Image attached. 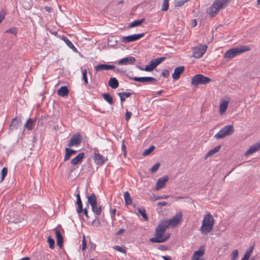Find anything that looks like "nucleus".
Wrapping results in <instances>:
<instances>
[{
	"mask_svg": "<svg viewBox=\"0 0 260 260\" xmlns=\"http://www.w3.org/2000/svg\"><path fill=\"white\" fill-rule=\"evenodd\" d=\"M115 66L111 64H99L95 67L94 70L96 72L103 70H110L115 69Z\"/></svg>",
	"mask_w": 260,
	"mask_h": 260,
	"instance_id": "16",
	"label": "nucleus"
},
{
	"mask_svg": "<svg viewBox=\"0 0 260 260\" xmlns=\"http://www.w3.org/2000/svg\"><path fill=\"white\" fill-rule=\"evenodd\" d=\"M169 2V0H164L163 1L162 4L161 5V11H167L168 10Z\"/></svg>",
	"mask_w": 260,
	"mask_h": 260,
	"instance_id": "39",
	"label": "nucleus"
},
{
	"mask_svg": "<svg viewBox=\"0 0 260 260\" xmlns=\"http://www.w3.org/2000/svg\"><path fill=\"white\" fill-rule=\"evenodd\" d=\"M55 234L57 241V244L60 248H61L63 242V237L61 233L57 230H55Z\"/></svg>",
	"mask_w": 260,
	"mask_h": 260,
	"instance_id": "25",
	"label": "nucleus"
},
{
	"mask_svg": "<svg viewBox=\"0 0 260 260\" xmlns=\"http://www.w3.org/2000/svg\"><path fill=\"white\" fill-rule=\"evenodd\" d=\"M221 148V145H218L214 147L213 149L210 150L208 152V153L206 155V158L210 157L215 153L218 152Z\"/></svg>",
	"mask_w": 260,
	"mask_h": 260,
	"instance_id": "32",
	"label": "nucleus"
},
{
	"mask_svg": "<svg viewBox=\"0 0 260 260\" xmlns=\"http://www.w3.org/2000/svg\"><path fill=\"white\" fill-rule=\"evenodd\" d=\"M84 157V153L83 152L79 153L75 157L71 160V163L74 166L80 164Z\"/></svg>",
	"mask_w": 260,
	"mask_h": 260,
	"instance_id": "19",
	"label": "nucleus"
},
{
	"mask_svg": "<svg viewBox=\"0 0 260 260\" xmlns=\"http://www.w3.org/2000/svg\"><path fill=\"white\" fill-rule=\"evenodd\" d=\"M250 50V47L247 46H242L240 48H233L227 50L224 54V57L226 59H231L242 53L248 51Z\"/></svg>",
	"mask_w": 260,
	"mask_h": 260,
	"instance_id": "4",
	"label": "nucleus"
},
{
	"mask_svg": "<svg viewBox=\"0 0 260 260\" xmlns=\"http://www.w3.org/2000/svg\"><path fill=\"white\" fill-rule=\"evenodd\" d=\"M207 49V46L206 45H200L197 47L193 48L192 56L194 58H201L206 52Z\"/></svg>",
	"mask_w": 260,
	"mask_h": 260,
	"instance_id": "8",
	"label": "nucleus"
},
{
	"mask_svg": "<svg viewBox=\"0 0 260 260\" xmlns=\"http://www.w3.org/2000/svg\"><path fill=\"white\" fill-rule=\"evenodd\" d=\"M204 247L201 246L199 249L194 252L193 254L198 256V257H201L204 254Z\"/></svg>",
	"mask_w": 260,
	"mask_h": 260,
	"instance_id": "37",
	"label": "nucleus"
},
{
	"mask_svg": "<svg viewBox=\"0 0 260 260\" xmlns=\"http://www.w3.org/2000/svg\"><path fill=\"white\" fill-rule=\"evenodd\" d=\"M132 115V112L127 111L125 113V120L127 121H128L129 120V119L131 118Z\"/></svg>",
	"mask_w": 260,
	"mask_h": 260,
	"instance_id": "50",
	"label": "nucleus"
},
{
	"mask_svg": "<svg viewBox=\"0 0 260 260\" xmlns=\"http://www.w3.org/2000/svg\"><path fill=\"white\" fill-rule=\"evenodd\" d=\"M82 212H83V213L84 214V215L87 218H88L89 217H88V211H87V210L86 208H84V209H83V211Z\"/></svg>",
	"mask_w": 260,
	"mask_h": 260,
	"instance_id": "60",
	"label": "nucleus"
},
{
	"mask_svg": "<svg viewBox=\"0 0 260 260\" xmlns=\"http://www.w3.org/2000/svg\"><path fill=\"white\" fill-rule=\"evenodd\" d=\"M86 244L85 237H84L83 240H82V250H84L86 249Z\"/></svg>",
	"mask_w": 260,
	"mask_h": 260,
	"instance_id": "54",
	"label": "nucleus"
},
{
	"mask_svg": "<svg viewBox=\"0 0 260 260\" xmlns=\"http://www.w3.org/2000/svg\"><path fill=\"white\" fill-rule=\"evenodd\" d=\"M182 217V214L181 212L177 213L175 216L171 219H170L168 221H164V222L166 224V225L171 226H176L178 224L180 221L181 220Z\"/></svg>",
	"mask_w": 260,
	"mask_h": 260,
	"instance_id": "9",
	"label": "nucleus"
},
{
	"mask_svg": "<svg viewBox=\"0 0 260 260\" xmlns=\"http://www.w3.org/2000/svg\"><path fill=\"white\" fill-rule=\"evenodd\" d=\"M192 27H194L196 26L197 25V21L196 20V19H192Z\"/></svg>",
	"mask_w": 260,
	"mask_h": 260,
	"instance_id": "63",
	"label": "nucleus"
},
{
	"mask_svg": "<svg viewBox=\"0 0 260 260\" xmlns=\"http://www.w3.org/2000/svg\"><path fill=\"white\" fill-rule=\"evenodd\" d=\"M21 120L17 118H14L12 119L11 123L10 125L9 129L11 131H14L21 126Z\"/></svg>",
	"mask_w": 260,
	"mask_h": 260,
	"instance_id": "18",
	"label": "nucleus"
},
{
	"mask_svg": "<svg viewBox=\"0 0 260 260\" xmlns=\"http://www.w3.org/2000/svg\"><path fill=\"white\" fill-rule=\"evenodd\" d=\"M166 59V57H161L159 58H156L153 59L154 61L155 62L156 66H157L159 63L164 61Z\"/></svg>",
	"mask_w": 260,
	"mask_h": 260,
	"instance_id": "45",
	"label": "nucleus"
},
{
	"mask_svg": "<svg viewBox=\"0 0 260 260\" xmlns=\"http://www.w3.org/2000/svg\"><path fill=\"white\" fill-rule=\"evenodd\" d=\"M109 85L113 89H115L119 86V82L115 77H112L109 81Z\"/></svg>",
	"mask_w": 260,
	"mask_h": 260,
	"instance_id": "27",
	"label": "nucleus"
},
{
	"mask_svg": "<svg viewBox=\"0 0 260 260\" xmlns=\"http://www.w3.org/2000/svg\"><path fill=\"white\" fill-rule=\"evenodd\" d=\"M170 234H167L165 235H164V238H166V241L169 239L170 237Z\"/></svg>",
	"mask_w": 260,
	"mask_h": 260,
	"instance_id": "64",
	"label": "nucleus"
},
{
	"mask_svg": "<svg viewBox=\"0 0 260 260\" xmlns=\"http://www.w3.org/2000/svg\"><path fill=\"white\" fill-rule=\"evenodd\" d=\"M215 223V220L210 213L205 215L204 216L202 226L200 228V231L202 234L207 235L210 233L213 228Z\"/></svg>",
	"mask_w": 260,
	"mask_h": 260,
	"instance_id": "1",
	"label": "nucleus"
},
{
	"mask_svg": "<svg viewBox=\"0 0 260 260\" xmlns=\"http://www.w3.org/2000/svg\"><path fill=\"white\" fill-rule=\"evenodd\" d=\"M7 173H8V169L6 167L3 168L2 170V172H1L2 178L1 180V182H2L4 180L5 177L7 175Z\"/></svg>",
	"mask_w": 260,
	"mask_h": 260,
	"instance_id": "41",
	"label": "nucleus"
},
{
	"mask_svg": "<svg viewBox=\"0 0 260 260\" xmlns=\"http://www.w3.org/2000/svg\"><path fill=\"white\" fill-rule=\"evenodd\" d=\"M138 210L139 213L143 216V217L144 218V219L146 221H147L148 217L146 213L145 210L144 208H142V209L139 208Z\"/></svg>",
	"mask_w": 260,
	"mask_h": 260,
	"instance_id": "40",
	"label": "nucleus"
},
{
	"mask_svg": "<svg viewBox=\"0 0 260 260\" xmlns=\"http://www.w3.org/2000/svg\"><path fill=\"white\" fill-rule=\"evenodd\" d=\"M82 79L86 85L88 84L87 77L86 69H84L82 70Z\"/></svg>",
	"mask_w": 260,
	"mask_h": 260,
	"instance_id": "43",
	"label": "nucleus"
},
{
	"mask_svg": "<svg viewBox=\"0 0 260 260\" xmlns=\"http://www.w3.org/2000/svg\"><path fill=\"white\" fill-rule=\"evenodd\" d=\"M156 65L155 62L154 61L153 59L151 60L149 64L147 65L145 68H142L141 67H139V69L141 71H145L146 72H151L156 67Z\"/></svg>",
	"mask_w": 260,
	"mask_h": 260,
	"instance_id": "20",
	"label": "nucleus"
},
{
	"mask_svg": "<svg viewBox=\"0 0 260 260\" xmlns=\"http://www.w3.org/2000/svg\"><path fill=\"white\" fill-rule=\"evenodd\" d=\"M136 61V59L134 57L129 56L127 57L123 58L118 61V64L119 65H127L132 64Z\"/></svg>",
	"mask_w": 260,
	"mask_h": 260,
	"instance_id": "14",
	"label": "nucleus"
},
{
	"mask_svg": "<svg viewBox=\"0 0 260 260\" xmlns=\"http://www.w3.org/2000/svg\"><path fill=\"white\" fill-rule=\"evenodd\" d=\"M186 2V1L185 0H177V1L175 2V6L181 7Z\"/></svg>",
	"mask_w": 260,
	"mask_h": 260,
	"instance_id": "47",
	"label": "nucleus"
},
{
	"mask_svg": "<svg viewBox=\"0 0 260 260\" xmlns=\"http://www.w3.org/2000/svg\"><path fill=\"white\" fill-rule=\"evenodd\" d=\"M124 199L126 205H129L132 204V200L130 194L128 191H125L124 193Z\"/></svg>",
	"mask_w": 260,
	"mask_h": 260,
	"instance_id": "33",
	"label": "nucleus"
},
{
	"mask_svg": "<svg viewBox=\"0 0 260 260\" xmlns=\"http://www.w3.org/2000/svg\"><path fill=\"white\" fill-rule=\"evenodd\" d=\"M155 146L153 145H151L149 147V148L145 149L143 152V155L144 156H147L149 155L151 152L154 149Z\"/></svg>",
	"mask_w": 260,
	"mask_h": 260,
	"instance_id": "38",
	"label": "nucleus"
},
{
	"mask_svg": "<svg viewBox=\"0 0 260 260\" xmlns=\"http://www.w3.org/2000/svg\"><path fill=\"white\" fill-rule=\"evenodd\" d=\"M62 40L66 43L67 45L71 48L73 51L75 52H77V49L74 46L73 44L70 41V40L67 38L66 37L63 36L62 38Z\"/></svg>",
	"mask_w": 260,
	"mask_h": 260,
	"instance_id": "26",
	"label": "nucleus"
},
{
	"mask_svg": "<svg viewBox=\"0 0 260 260\" xmlns=\"http://www.w3.org/2000/svg\"><path fill=\"white\" fill-rule=\"evenodd\" d=\"M191 260H201L200 259V257H198V256L193 254L191 257Z\"/></svg>",
	"mask_w": 260,
	"mask_h": 260,
	"instance_id": "59",
	"label": "nucleus"
},
{
	"mask_svg": "<svg viewBox=\"0 0 260 260\" xmlns=\"http://www.w3.org/2000/svg\"><path fill=\"white\" fill-rule=\"evenodd\" d=\"M229 105V101H222V102L220 103L219 106V112L220 114H222L224 113Z\"/></svg>",
	"mask_w": 260,
	"mask_h": 260,
	"instance_id": "28",
	"label": "nucleus"
},
{
	"mask_svg": "<svg viewBox=\"0 0 260 260\" xmlns=\"http://www.w3.org/2000/svg\"><path fill=\"white\" fill-rule=\"evenodd\" d=\"M76 150H74L69 148H66L65 149V156L64 158V161H66L67 160H69L70 158L71 155L76 154Z\"/></svg>",
	"mask_w": 260,
	"mask_h": 260,
	"instance_id": "22",
	"label": "nucleus"
},
{
	"mask_svg": "<svg viewBox=\"0 0 260 260\" xmlns=\"http://www.w3.org/2000/svg\"><path fill=\"white\" fill-rule=\"evenodd\" d=\"M76 204L78 206L77 208V212L78 214H80L82 213L83 211L82 203L81 200H77Z\"/></svg>",
	"mask_w": 260,
	"mask_h": 260,
	"instance_id": "35",
	"label": "nucleus"
},
{
	"mask_svg": "<svg viewBox=\"0 0 260 260\" xmlns=\"http://www.w3.org/2000/svg\"><path fill=\"white\" fill-rule=\"evenodd\" d=\"M117 94L120 97L121 103H122L125 101L126 98L129 97L132 95V93L131 92H118Z\"/></svg>",
	"mask_w": 260,
	"mask_h": 260,
	"instance_id": "29",
	"label": "nucleus"
},
{
	"mask_svg": "<svg viewBox=\"0 0 260 260\" xmlns=\"http://www.w3.org/2000/svg\"><path fill=\"white\" fill-rule=\"evenodd\" d=\"M6 32H9L13 34H15L16 33V30L15 28H10L6 31Z\"/></svg>",
	"mask_w": 260,
	"mask_h": 260,
	"instance_id": "56",
	"label": "nucleus"
},
{
	"mask_svg": "<svg viewBox=\"0 0 260 260\" xmlns=\"http://www.w3.org/2000/svg\"><path fill=\"white\" fill-rule=\"evenodd\" d=\"M211 79L202 74H197L191 78V83L194 86H198L200 84L206 85L209 83Z\"/></svg>",
	"mask_w": 260,
	"mask_h": 260,
	"instance_id": "5",
	"label": "nucleus"
},
{
	"mask_svg": "<svg viewBox=\"0 0 260 260\" xmlns=\"http://www.w3.org/2000/svg\"><path fill=\"white\" fill-rule=\"evenodd\" d=\"M128 78L130 80H134L136 82H140L143 83H146V82H151V83L155 84V82L157 81L156 79L153 77H129L128 76Z\"/></svg>",
	"mask_w": 260,
	"mask_h": 260,
	"instance_id": "10",
	"label": "nucleus"
},
{
	"mask_svg": "<svg viewBox=\"0 0 260 260\" xmlns=\"http://www.w3.org/2000/svg\"><path fill=\"white\" fill-rule=\"evenodd\" d=\"M234 132L233 125H228L222 128L215 136L216 139H221L226 136L231 135Z\"/></svg>",
	"mask_w": 260,
	"mask_h": 260,
	"instance_id": "6",
	"label": "nucleus"
},
{
	"mask_svg": "<svg viewBox=\"0 0 260 260\" xmlns=\"http://www.w3.org/2000/svg\"><path fill=\"white\" fill-rule=\"evenodd\" d=\"M159 166L160 164L159 163L155 164L150 169L151 172L152 173L155 172L158 170Z\"/></svg>",
	"mask_w": 260,
	"mask_h": 260,
	"instance_id": "46",
	"label": "nucleus"
},
{
	"mask_svg": "<svg viewBox=\"0 0 260 260\" xmlns=\"http://www.w3.org/2000/svg\"><path fill=\"white\" fill-rule=\"evenodd\" d=\"M169 197L167 195H164L162 196H156L154 200H157L159 199H167Z\"/></svg>",
	"mask_w": 260,
	"mask_h": 260,
	"instance_id": "52",
	"label": "nucleus"
},
{
	"mask_svg": "<svg viewBox=\"0 0 260 260\" xmlns=\"http://www.w3.org/2000/svg\"><path fill=\"white\" fill-rule=\"evenodd\" d=\"M121 149H122V150L123 151V153H124V156H125L126 153V146H125V145L124 144V142L123 141L122 142V145H121Z\"/></svg>",
	"mask_w": 260,
	"mask_h": 260,
	"instance_id": "53",
	"label": "nucleus"
},
{
	"mask_svg": "<svg viewBox=\"0 0 260 260\" xmlns=\"http://www.w3.org/2000/svg\"><path fill=\"white\" fill-rule=\"evenodd\" d=\"M162 75L165 78H167L169 76V72L168 70H165L162 72Z\"/></svg>",
	"mask_w": 260,
	"mask_h": 260,
	"instance_id": "51",
	"label": "nucleus"
},
{
	"mask_svg": "<svg viewBox=\"0 0 260 260\" xmlns=\"http://www.w3.org/2000/svg\"><path fill=\"white\" fill-rule=\"evenodd\" d=\"M185 70L184 66H179L175 69L174 72L172 75V78L174 80H177L179 79L180 75Z\"/></svg>",
	"mask_w": 260,
	"mask_h": 260,
	"instance_id": "15",
	"label": "nucleus"
},
{
	"mask_svg": "<svg viewBox=\"0 0 260 260\" xmlns=\"http://www.w3.org/2000/svg\"><path fill=\"white\" fill-rule=\"evenodd\" d=\"M125 231L124 229H120L119 231L116 233V235L118 236L122 234Z\"/></svg>",
	"mask_w": 260,
	"mask_h": 260,
	"instance_id": "58",
	"label": "nucleus"
},
{
	"mask_svg": "<svg viewBox=\"0 0 260 260\" xmlns=\"http://www.w3.org/2000/svg\"><path fill=\"white\" fill-rule=\"evenodd\" d=\"M144 36V33H141L139 34H134L132 35L122 37L121 39V42L124 43L133 42L138 40L139 39L142 38Z\"/></svg>",
	"mask_w": 260,
	"mask_h": 260,
	"instance_id": "11",
	"label": "nucleus"
},
{
	"mask_svg": "<svg viewBox=\"0 0 260 260\" xmlns=\"http://www.w3.org/2000/svg\"><path fill=\"white\" fill-rule=\"evenodd\" d=\"M88 203L89 204L91 207L97 205V198L94 193H92L90 196L87 197Z\"/></svg>",
	"mask_w": 260,
	"mask_h": 260,
	"instance_id": "24",
	"label": "nucleus"
},
{
	"mask_svg": "<svg viewBox=\"0 0 260 260\" xmlns=\"http://www.w3.org/2000/svg\"><path fill=\"white\" fill-rule=\"evenodd\" d=\"M250 258V256L244 254L243 257L241 260H248Z\"/></svg>",
	"mask_w": 260,
	"mask_h": 260,
	"instance_id": "61",
	"label": "nucleus"
},
{
	"mask_svg": "<svg viewBox=\"0 0 260 260\" xmlns=\"http://www.w3.org/2000/svg\"><path fill=\"white\" fill-rule=\"evenodd\" d=\"M162 258L164 260H171L170 257L167 256H162Z\"/></svg>",
	"mask_w": 260,
	"mask_h": 260,
	"instance_id": "62",
	"label": "nucleus"
},
{
	"mask_svg": "<svg viewBox=\"0 0 260 260\" xmlns=\"http://www.w3.org/2000/svg\"><path fill=\"white\" fill-rule=\"evenodd\" d=\"M35 126V121L32 119L29 118L27 119L26 123L24 124V127L28 130L31 131L33 129Z\"/></svg>",
	"mask_w": 260,
	"mask_h": 260,
	"instance_id": "30",
	"label": "nucleus"
},
{
	"mask_svg": "<svg viewBox=\"0 0 260 260\" xmlns=\"http://www.w3.org/2000/svg\"><path fill=\"white\" fill-rule=\"evenodd\" d=\"M93 159L95 162L98 165H103L107 160L104 156L99 153H94Z\"/></svg>",
	"mask_w": 260,
	"mask_h": 260,
	"instance_id": "17",
	"label": "nucleus"
},
{
	"mask_svg": "<svg viewBox=\"0 0 260 260\" xmlns=\"http://www.w3.org/2000/svg\"><path fill=\"white\" fill-rule=\"evenodd\" d=\"M167 202H165V201H162V202H159L157 203V205H160L161 206H166L167 205Z\"/></svg>",
	"mask_w": 260,
	"mask_h": 260,
	"instance_id": "57",
	"label": "nucleus"
},
{
	"mask_svg": "<svg viewBox=\"0 0 260 260\" xmlns=\"http://www.w3.org/2000/svg\"><path fill=\"white\" fill-rule=\"evenodd\" d=\"M116 212V209L115 208V209H113V210H111V218H114Z\"/></svg>",
	"mask_w": 260,
	"mask_h": 260,
	"instance_id": "55",
	"label": "nucleus"
},
{
	"mask_svg": "<svg viewBox=\"0 0 260 260\" xmlns=\"http://www.w3.org/2000/svg\"><path fill=\"white\" fill-rule=\"evenodd\" d=\"M69 92L68 87L66 86L60 87L57 90V94L60 96H66Z\"/></svg>",
	"mask_w": 260,
	"mask_h": 260,
	"instance_id": "23",
	"label": "nucleus"
},
{
	"mask_svg": "<svg viewBox=\"0 0 260 260\" xmlns=\"http://www.w3.org/2000/svg\"><path fill=\"white\" fill-rule=\"evenodd\" d=\"M168 225L162 222L159 224L156 228L155 237L151 238L150 242L152 243H163L166 241V238H164Z\"/></svg>",
	"mask_w": 260,
	"mask_h": 260,
	"instance_id": "2",
	"label": "nucleus"
},
{
	"mask_svg": "<svg viewBox=\"0 0 260 260\" xmlns=\"http://www.w3.org/2000/svg\"><path fill=\"white\" fill-rule=\"evenodd\" d=\"M144 19H142L141 20H135L130 23L129 27H134L137 26H139L141 25L142 22H144Z\"/></svg>",
	"mask_w": 260,
	"mask_h": 260,
	"instance_id": "34",
	"label": "nucleus"
},
{
	"mask_svg": "<svg viewBox=\"0 0 260 260\" xmlns=\"http://www.w3.org/2000/svg\"><path fill=\"white\" fill-rule=\"evenodd\" d=\"M230 1V0H215L209 8L210 11L208 12L209 16L214 17L220 10L227 6Z\"/></svg>",
	"mask_w": 260,
	"mask_h": 260,
	"instance_id": "3",
	"label": "nucleus"
},
{
	"mask_svg": "<svg viewBox=\"0 0 260 260\" xmlns=\"http://www.w3.org/2000/svg\"><path fill=\"white\" fill-rule=\"evenodd\" d=\"M114 249L122 253L125 252V250L124 249V248L120 246H115L114 247Z\"/></svg>",
	"mask_w": 260,
	"mask_h": 260,
	"instance_id": "49",
	"label": "nucleus"
},
{
	"mask_svg": "<svg viewBox=\"0 0 260 260\" xmlns=\"http://www.w3.org/2000/svg\"><path fill=\"white\" fill-rule=\"evenodd\" d=\"M168 180L169 177L168 176H164L162 177L159 178L156 182L155 190H159L164 188Z\"/></svg>",
	"mask_w": 260,
	"mask_h": 260,
	"instance_id": "13",
	"label": "nucleus"
},
{
	"mask_svg": "<svg viewBox=\"0 0 260 260\" xmlns=\"http://www.w3.org/2000/svg\"><path fill=\"white\" fill-rule=\"evenodd\" d=\"M81 142V137L80 134L74 135L71 139L70 141L68 143L69 147H72L73 146H78L80 145Z\"/></svg>",
	"mask_w": 260,
	"mask_h": 260,
	"instance_id": "12",
	"label": "nucleus"
},
{
	"mask_svg": "<svg viewBox=\"0 0 260 260\" xmlns=\"http://www.w3.org/2000/svg\"><path fill=\"white\" fill-rule=\"evenodd\" d=\"M47 242L49 245V248L50 249H53L54 248V240L53 239L51 238V236H49L48 238Z\"/></svg>",
	"mask_w": 260,
	"mask_h": 260,
	"instance_id": "42",
	"label": "nucleus"
},
{
	"mask_svg": "<svg viewBox=\"0 0 260 260\" xmlns=\"http://www.w3.org/2000/svg\"><path fill=\"white\" fill-rule=\"evenodd\" d=\"M260 148V142L256 143L250 147L249 149H248L245 153L246 156L249 155L252 153L257 151Z\"/></svg>",
	"mask_w": 260,
	"mask_h": 260,
	"instance_id": "21",
	"label": "nucleus"
},
{
	"mask_svg": "<svg viewBox=\"0 0 260 260\" xmlns=\"http://www.w3.org/2000/svg\"><path fill=\"white\" fill-rule=\"evenodd\" d=\"M239 252L237 249L234 250L232 253V260H236L238 257Z\"/></svg>",
	"mask_w": 260,
	"mask_h": 260,
	"instance_id": "44",
	"label": "nucleus"
},
{
	"mask_svg": "<svg viewBox=\"0 0 260 260\" xmlns=\"http://www.w3.org/2000/svg\"><path fill=\"white\" fill-rule=\"evenodd\" d=\"M254 247V245L250 246L248 248V249L246 250V251L245 253V254L250 257L251 254L253 250Z\"/></svg>",
	"mask_w": 260,
	"mask_h": 260,
	"instance_id": "48",
	"label": "nucleus"
},
{
	"mask_svg": "<svg viewBox=\"0 0 260 260\" xmlns=\"http://www.w3.org/2000/svg\"><path fill=\"white\" fill-rule=\"evenodd\" d=\"M92 212L95 214L96 215H99L101 214L102 212V206H100L98 207L96 206H94L93 207H91Z\"/></svg>",
	"mask_w": 260,
	"mask_h": 260,
	"instance_id": "36",
	"label": "nucleus"
},
{
	"mask_svg": "<svg viewBox=\"0 0 260 260\" xmlns=\"http://www.w3.org/2000/svg\"><path fill=\"white\" fill-rule=\"evenodd\" d=\"M104 99L110 105L114 104L112 96L109 93H104L102 94Z\"/></svg>",
	"mask_w": 260,
	"mask_h": 260,
	"instance_id": "31",
	"label": "nucleus"
},
{
	"mask_svg": "<svg viewBox=\"0 0 260 260\" xmlns=\"http://www.w3.org/2000/svg\"><path fill=\"white\" fill-rule=\"evenodd\" d=\"M7 216L9 217V221L11 223H17L24 220V218L21 217L18 212L14 211H9Z\"/></svg>",
	"mask_w": 260,
	"mask_h": 260,
	"instance_id": "7",
	"label": "nucleus"
}]
</instances>
